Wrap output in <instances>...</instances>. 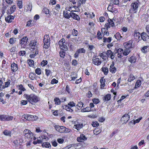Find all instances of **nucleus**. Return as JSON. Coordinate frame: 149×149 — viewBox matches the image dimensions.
Returning a JSON list of instances; mask_svg holds the SVG:
<instances>
[{"instance_id": "nucleus-42", "label": "nucleus", "mask_w": 149, "mask_h": 149, "mask_svg": "<svg viewBox=\"0 0 149 149\" xmlns=\"http://www.w3.org/2000/svg\"><path fill=\"white\" fill-rule=\"evenodd\" d=\"M149 47V46L148 45L144 46L141 48V52L144 53H146L148 52L147 48H148Z\"/></svg>"}, {"instance_id": "nucleus-10", "label": "nucleus", "mask_w": 149, "mask_h": 149, "mask_svg": "<svg viewBox=\"0 0 149 149\" xmlns=\"http://www.w3.org/2000/svg\"><path fill=\"white\" fill-rule=\"evenodd\" d=\"M23 117L27 120L34 121L36 120L38 118L36 116H33L30 115H24Z\"/></svg>"}, {"instance_id": "nucleus-9", "label": "nucleus", "mask_w": 149, "mask_h": 149, "mask_svg": "<svg viewBox=\"0 0 149 149\" xmlns=\"http://www.w3.org/2000/svg\"><path fill=\"white\" fill-rule=\"evenodd\" d=\"M23 141V140L21 137L17 138L13 142L14 145L16 148L20 147Z\"/></svg>"}, {"instance_id": "nucleus-39", "label": "nucleus", "mask_w": 149, "mask_h": 149, "mask_svg": "<svg viewBox=\"0 0 149 149\" xmlns=\"http://www.w3.org/2000/svg\"><path fill=\"white\" fill-rule=\"evenodd\" d=\"M27 62L30 67H33L34 66V61L31 59H28L27 61Z\"/></svg>"}, {"instance_id": "nucleus-12", "label": "nucleus", "mask_w": 149, "mask_h": 149, "mask_svg": "<svg viewBox=\"0 0 149 149\" xmlns=\"http://www.w3.org/2000/svg\"><path fill=\"white\" fill-rule=\"evenodd\" d=\"M92 60L93 63L97 66L100 65L102 62L101 60L96 56L93 57Z\"/></svg>"}, {"instance_id": "nucleus-28", "label": "nucleus", "mask_w": 149, "mask_h": 149, "mask_svg": "<svg viewBox=\"0 0 149 149\" xmlns=\"http://www.w3.org/2000/svg\"><path fill=\"white\" fill-rule=\"evenodd\" d=\"M137 60L136 57L134 56H132L130 57L128 59V61L131 63H135Z\"/></svg>"}, {"instance_id": "nucleus-25", "label": "nucleus", "mask_w": 149, "mask_h": 149, "mask_svg": "<svg viewBox=\"0 0 149 149\" xmlns=\"http://www.w3.org/2000/svg\"><path fill=\"white\" fill-rule=\"evenodd\" d=\"M16 10V6L15 5L12 6L10 10L7 11V13L8 14H11L13 13Z\"/></svg>"}, {"instance_id": "nucleus-56", "label": "nucleus", "mask_w": 149, "mask_h": 149, "mask_svg": "<svg viewBox=\"0 0 149 149\" xmlns=\"http://www.w3.org/2000/svg\"><path fill=\"white\" fill-rule=\"evenodd\" d=\"M97 38L99 40H101L102 39L101 33L99 31H98L97 32Z\"/></svg>"}, {"instance_id": "nucleus-36", "label": "nucleus", "mask_w": 149, "mask_h": 149, "mask_svg": "<svg viewBox=\"0 0 149 149\" xmlns=\"http://www.w3.org/2000/svg\"><path fill=\"white\" fill-rule=\"evenodd\" d=\"M135 77L132 73L130 74L128 76L127 81L131 82L132 81L135 79Z\"/></svg>"}, {"instance_id": "nucleus-19", "label": "nucleus", "mask_w": 149, "mask_h": 149, "mask_svg": "<svg viewBox=\"0 0 149 149\" xmlns=\"http://www.w3.org/2000/svg\"><path fill=\"white\" fill-rule=\"evenodd\" d=\"M67 9H65V10L63 11V16L66 19H69L71 17V12L69 13Z\"/></svg>"}, {"instance_id": "nucleus-61", "label": "nucleus", "mask_w": 149, "mask_h": 149, "mask_svg": "<svg viewBox=\"0 0 149 149\" xmlns=\"http://www.w3.org/2000/svg\"><path fill=\"white\" fill-rule=\"evenodd\" d=\"M118 131V129H114L112 133L111 134L110 136L111 137H112L115 134H117Z\"/></svg>"}, {"instance_id": "nucleus-60", "label": "nucleus", "mask_w": 149, "mask_h": 149, "mask_svg": "<svg viewBox=\"0 0 149 149\" xmlns=\"http://www.w3.org/2000/svg\"><path fill=\"white\" fill-rule=\"evenodd\" d=\"M49 12V10L46 8H44L42 11V12L46 14H48Z\"/></svg>"}, {"instance_id": "nucleus-18", "label": "nucleus", "mask_w": 149, "mask_h": 149, "mask_svg": "<svg viewBox=\"0 0 149 149\" xmlns=\"http://www.w3.org/2000/svg\"><path fill=\"white\" fill-rule=\"evenodd\" d=\"M106 54L107 56V57L110 58L112 59H114L115 57V54H114V53L111 50H108L106 52Z\"/></svg>"}, {"instance_id": "nucleus-15", "label": "nucleus", "mask_w": 149, "mask_h": 149, "mask_svg": "<svg viewBox=\"0 0 149 149\" xmlns=\"http://www.w3.org/2000/svg\"><path fill=\"white\" fill-rule=\"evenodd\" d=\"M130 116L127 113H125L123 116L120 120L123 123H126L130 119Z\"/></svg>"}, {"instance_id": "nucleus-37", "label": "nucleus", "mask_w": 149, "mask_h": 149, "mask_svg": "<svg viewBox=\"0 0 149 149\" xmlns=\"http://www.w3.org/2000/svg\"><path fill=\"white\" fill-rule=\"evenodd\" d=\"M107 21L108 22L106 23L105 24H109L110 28L111 27H111H114L115 26L114 23L112 19L109 18L108 19Z\"/></svg>"}, {"instance_id": "nucleus-20", "label": "nucleus", "mask_w": 149, "mask_h": 149, "mask_svg": "<svg viewBox=\"0 0 149 149\" xmlns=\"http://www.w3.org/2000/svg\"><path fill=\"white\" fill-rule=\"evenodd\" d=\"M14 17L11 15H9L5 18L6 22L8 23H10L14 20Z\"/></svg>"}, {"instance_id": "nucleus-41", "label": "nucleus", "mask_w": 149, "mask_h": 149, "mask_svg": "<svg viewBox=\"0 0 149 149\" xmlns=\"http://www.w3.org/2000/svg\"><path fill=\"white\" fill-rule=\"evenodd\" d=\"M84 104L81 102H78V104L76 105V107L78 109H81L83 107Z\"/></svg>"}, {"instance_id": "nucleus-35", "label": "nucleus", "mask_w": 149, "mask_h": 149, "mask_svg": "<svg viewBox=\"0 0 149 149\" xmlns=\"http://www.w3.org/2000/svg\"><path fill=\"white\" fill-rule=\"evenodd\" d=\"M36 74L33 72H30L29 77L31 80H34L36 77Z\"/></svg>"}, {"instance_id": "nucleus-14", "label": "nucleus", "mask_w": 149, "mask_h": 149, "mask_svg": "<svg viewBox=\"0 0 149 149\" xmlns=\"http://www.w3.org/2000/svg\"><path fill=\"white\" fill-rule=\"evenodd\" d=\"M149 39V36L145 32H143L141 33V40H143L144 41H148Z\"/></svg>"}, {"instance_id": "nucleus-13", "label": "nucleus", "mask_w": 149, "mask_h": 149, "mask_svg": "<svg viewBox=\"0 0 149 149\" xmlns=\"http://www.w3.org/2000/svg\"><path fill=\"white\" fill-rule=\"evenodd\" d=\"M85 52L86 50L84 48H80L77 49L76 51V52L74 54V57L75 58H77L79 56V55L80 53H85Z\"/></svg>"}, {"instance_id": "nucleus-30", "label": "nucleus", "mask_w": 149, "mask_h": 149, "mask_svg": "<svg viewBox=\"0 0 149 149\" xmlns=\"http://www.w3.org/2000/svg\"><path fill=\"white\" fill-rule=\"evenodd\" d=\"M60 47L61 50L65 51H66L68 50V47L66 43L65 42L64 43L59 45Z\"/></svg>"}, {"instance_id": "nucleus-24", "label": "nucleus", "mask_w": 149, "mask_h": 149, "mask_svg": "<svg viewBox=\"0 0 149 149\" xmlns=\"http://www.w3.org/2000/svg\"><path fill=\"white\" fill-rule=\"evenodd\" d=\"M61 127L60 133L69 132L70 131V129L68 128L62 126H61Z\"/></svg>"}, {"instance_id": "nucleus-5", "label": "nucleus", "mask_w": 149, "mask_h": 149, "mask_svg": "<svg viewBox=\"0 0 149 149\" xmlns=\"http://www.w3.org/2000/svg\"><path fill=\"white\" fill-rule=\"evenodd\" d=\"M137 2H134L131 4L130 8L129 10V13L131 14H134L136 13L138 8L139 7V3Z\"/></svg>"}, {"instance_id": "nucleus-6", "label": "nucleus", "mask_w": 149, "mask_h": 149, "mask_svg": "<svg viewBox=\"0 0 149 149\" xmlns=\"http://www.w3.org/2000/svg\"><path fill=\"white\" fill-rule=\"evenodd\" d=\"M37 139L36 141H34L33 142V144L34 145L38 143H42L43 142H45L48 139V137L45 135H42L40 136L39 138H37Z\"/></svg>"}, {"instance_id": "nucleus-44", "label": "nucleus", "mask_w": 149, "mask_h": 149, "mask_svg": "<svg viewBox=\"0 0 149 149\" xmlns=\"http://www.w3.org/2000/svg\"><path fill=\"white\" fill-rule=\"evenodd\" d=\"M55 104L56 105H58L61 104V101L58 97H56L54 99Z\"/></svg>"}, {"instance_id": "nucleus-64", "label": "nucleus", "mask_w": 149, "mask_h": 149, "mask_svg": "<svg viewBox=\"0 0 149 149\" xmlns=\"http://www.w3.org/2000/svg\"><path fill=\"white\" fill-rule=\"evenodd\" d=\"M86 0H80L79 3H78V6L80 7L81 4H83L85 3Z\"/></svg>"}, {"instance_id": "nucleus-27", "label": "nucleus", "mask_w": 149, "mask_h": 149, "mask_svg": "<svg viewBox=\"0 0 149 149\" xmlns=\"http://www.w3.org/2000/svg\"><path fill=\"white\" fill-rule=\"evenodd\" d=\"M99 56H100L104 60L106 61L108 59L107 56L106 54V52H103L102 53H100Z\"/></svg>"}, {"instance_id": "nucleus-29", "label": "nucleus", "mask_w": 149, "mask_h": 149, "mask_svg": "<svg viewBox=\"0 0 149 149\" xmlns=\"http://www.w3.org/2000/svg\"><path fill=\"white\" fill-rule=\"evenodd\" d=\"M134 36L136 39L141 40V34L139 32H137V31H135L134 32Z\"/></svg>"}, {"instance_id": "nucleus-40", "label": "nucleus", "mask_w": 149, "mask_h": 149, "mask_svg": "<svg viewBox=\"0 0 149 149\" xmlns=\"http://www.w3.org/2000/svg\"><path fill=\"white\" fill-rule=\"evenodd\" d=\"M103 42H104L109 43L112 40V38L110 37H109L108 38H107L104 37L103 38Z\"/></svg>"}, {"instance_id": "nucleus-4", "label": "nucleus", "mask_w": 149, "mask_h": 149, "mask_svg": "<svg viewBox=\"0 0 149 149\" xmlns=\"http://www.w3.org/2000/svg\"><path fill=\"white\" fill-rule=\"evenodd\" d=\"M23 134L25 139H27L29 141H35L36 139L33 133L28 129H25L23 131Z\"/></svg>"}, {"instance_id": "nucleus-46", "label": "nucleus", "mask_w": 149, "mask_h": 149, "mask_svg": "<svg viewBox=\"0 0 149 149\" xmlns=\"http://www.w3.org/2000/svg\"><path fill=\"white\" fill-rule=\"evenodd\" d=\"M17 6L19 9L23 7L22 2V1H17Z\"/></svg>"}, {"instance_id": "nucleus-2", "label": "nucleus", "mask_w": 149, "mask_h": 149, "mask_svg": "<svg viewBox=\"0 0 149 149\" xmlns=\"http://www.w3.org/2000/svg\"><path fill=\"white\" fill-rule=\"evenodd\" d=\"M39 43L35 39L32 40L29 44V50L35 54H38L39 53Z\"/></svg>"}, {"instance_id": "nucleus-59", "label": "nucleus", "mask_w": 149, "mask_h": 149, "mask_svg": "<svg viewBox=\"0 0 149 149\" xmlns=\"http://www.w3.org/2000/svg\"><path fill=\"white\" fill-rule=\"evenodd\" d=\"M33 24L32 20H29L27 22L26 24V26H33Z\"/></svg>"}, {"instance_id": "nucleus-54", "label": "nucleus", "mask_w": 149, "mask_h": 149, "mask_svg": "<svg viewBox=\"0 0 149 149\" xmlns=\"http://www.w3.org/2000/svg\"><path fill=\"white\" fill-rule=\"evenodd\" d=\"M65 51L62 50H61L60 51L59 54L60 57L61 58H64L65 56Z\"/></svg>"}, {"instance_id": "nucleus-38", "label": "nucleus", "mask_w": 149, "mask_h": 149, "mask_svg": "<svg viewBox=\"0 0 149 149\" xmlns=\"http://www.w3.org/2000/svg\"><path fill=\"white\" fill-rule=\"evenodd\" d=\"M63 109L66 110L67 111L72 112L73 111V110L68 105H64L63 106Z\"/></svg>"}, {"instance_id": "nucleus-32", "label": "nucleus", "mask_w": 149, "mask_h": 149, "mask_svg": "<svg viewBox=\"0 0 149 149\" xmlns=\"http://www.w3.org/2000/svg\"><path fill=\"white\" fill-rule=\"evenodd\" d=\"M83 125L82 123H78L77 124L74 125L73 126V128L77 130H79L83 127Z\"/></svg>"}, {"instance_id": "nucleus-22", "label": "nucleus", "mask_w": 149, "mask_h": 149, "mask_svg": "<svg viewBox=\"0 0 149 149\" xmlns=\"http://www.w3.org/2000/svg\"><path fill=\"white\" fill-rule=\"evenodd\" d=\"M17 65L14 62L11 64V71L13 72H15L18 69Z\"/></svg>"}, {"instance_id": "nucleus-31", "label": "nucleus", "mask_w": 149, "mask_h": 149, "mask_svg": "<svg viewBox=\"0 0 149 149\" xmlns=\"http://www.w3.org/2000/svg\"><path fill=\"white\" fill-rule=\"evenodd\" d=\"M111 98V95L110 94H107L103 98V100L104 102L108 101Z\"/></svg>"}, {"instance_id": "nucleus-55", "label": "nucleus", "mask_w": 149, "mask_h": 149, "mask_svg": "<svg viewBox=\"0 0 149 149\" xmlns=\"http://www.w3.org/2000/svg\"><path fill=\"white\" fill-rule=\"evenodd\" d=\"M7 81L5 82L4 86L5 88L8 87L10 85L11 81L9 79L7 80Z\"/></svg>"}, {"instance_id": "nucleus-62", "label": "nucleus", "mask_w": 149, "mask_h": 149, "mask_svg": "<svg viewBox=\"0 0 149 149\" xmlns=\"http://www.w3.org/2000/svg\"><path fill=\"white\" fill-rule=\"evenodd\" d=\"M6 121H10L12 120L13 119V117L12 116L7 115Z\"/></svg>"}, {"instance_id": "nucleus-1", "label": "nucleus", "mask_w": 149, "mask_h": 149, "mask_svg": "<svg viewBox=\"0 0 149 149\" xmlns=\"http://www.w3.org/2000/svg\"><path fill=\"white\" fill-rule=\"evenodd\" d=\"M28 102L31 104L36 103L40 100V98L38 96L33 93L28 94H24L23 96Z\"/></svg>"}, {"instance_id": "nucleus-16", "label": "nucleus", "mask_w": 149, "mask_h": 149, "mask_svg": "<svg viewBox=\"0 0 149 149\" xmlns=\"http://www.w3.org/2000/svg\"><path fill=\"white\" fill-rule=\"evenodd\" d=\"M110 72L112 74H114L116 73L117 69L114 66V63L112 62L109 68Z\"/></svg>"}, {"instance_id": "nucleus-50", "label": "nucleus", "mask_w": 149, "mask_h": 149, "mask_svg": "<svg viewBox=\"0 0 149 149\" xmlns=\"http://www.w3.org/2000/svg\"><path fill=\"white\" fill-rule=\"evenodd\" d=\"M6 115L0 114V120L6 121Z\"/></svg>"}, {"instance_id": "nucleus-53", "label": "nucleus", "mask_w": 149, "mask_h": 149, "mask_svg": "<svg viewBox=\"0 0 149 149\" xmlns=\"http://www.w3.org/2000/svg\"><path fill=\"white\" fill-rule=\"evenodd\" d=\"M68 105L71 108L75 107L76 104L73 101H70L68 103Z\"/></svg>"}, {"instance_id": "nucleus-8", "label": "nucleus", "mask_w": 149, "mask_h": 149, "mask_svg": "<svg viewBox=\"0 0 149 149\" xmlns=\"http://www.w3.org/2000/svg\"><path fill=\"white\" fill-rule=\"evenodd\" d=\"M28 38L27 36H24L19 40V43L21 47L25 48L27 44Z\"/></svg>"}, {"instance_id": "nucleus-17", "label": "nucleus", "mask_w": 149, "mask_h": 149, "mask_svg": "<svg viewBox=\"0 0 149 149\" xmlns=\"http://www.w3.org/2000/svg\"><path fill=\"white\" fill-rule=\"evenodd\" d=\"M87 138L83 134H81L79 136L77 137V140L79 142H81L87 140Z\"/></svg>"}, {"instance_id": "nucleus-63", "label": "nucleus", "mask_w": 149, "mask_h": 149, "mask_svg": "<svg viewBox=\"0 0 149 149\" xmlns=\"http://www.w3.org/2000/svg\"><path fill=\"white\" fill-rule=\"evenodd\" d=\"M92 101L93 103L95 104H97L99 103L100 101L99 99L95 98H93L92 100Z\"/></svg>"}, {"instance_id": "nucleus-43", "label": "nucleus", "mask_w": 149, "mask_h": 149, "mask_svg": "<svg viewBox=\"0 0 149 149\" xmlns=\"http://www.w3.org/2000/svg\"><path fill=\"white\" fill-rule=\"evenodd\" d=\"M42 147L49 148L51 147V145L49 143L45 142H43L42 145Z\"/></svg>"}, {"instance_id": "nucleus-51", "label": "nucleus", "mask_w": 149, "mask_h": 149, "mask_svg": "<svg viewBox=\"0 0 149 149\" xmlns=\"http://www.w3.org/2000/svg\"><path fill=\"white\" fill-rule=\"evenodd\" d=\"M91 109L89 107H87L81 109V111L82 112H88L90 111Z\"/></svg>"}, {"instance_id": "nucleus-49", "label": "nucleus", "mask_w": 149, "mask_h": 149, "mask_svg": "<svg viewBox=\"0 0 149 149\" xmlns=\"http://www.w3.org/2000/svg\"><path fill=\"white\" fill-rule=\"evenodd\" d=\"M71 34L73 36H77L78 35V31L74 29H73L72 31Z\"/></svg>"}, {"instance_id": "nucleus-26", "label": "nucleus", "mask_w": 149, "mask_h": 149, "mask_svg": "<svg viewBox=\"0 0 149 149\" xmlns=\"http://www.w3.org/2000/svg\"><path fill=\"white\" fill-rule=\"evenodd\" d=\"M110 28L109 24H105L104 28H103L101 29V32L102 34H104L107 31H108V29Z\"/></svg>"}, {"instance_id": "nucleus-45", "label": "nucleus", "mask_w": 149, "mask_h": 149, "mask_svg": "<svg viewBox=\"0 0 149 149\" xmlns=\"http://www.w3.org/2000/svg\"><path fill=\"white\" fill-rule=\"evenodd\" d=\"M141 84V81L140 80L138 79L137 81L135 84V85L134 87L135 88H137L139 87Z\"/></svg>"}, {"instance_id": "nucleus-48", "label": "nucleus", "mask_w": 149, "mask_h": 149, "mask_svg": "<svg viewBox=\"0 0 149 149\" xmlns=\"http://www.w3.org/2000/svg\"><path fill=\"white\" fill-rule=\"evenodd\" d=\"M17 87H19V89L20 90H22V91H24L26 90V89L23 87V85L22 84L18 85L17 86Z\"/></svg>"}, {"instance_id": "nucleus-11", "label": "nucleus", "mask_w": 149, "mask_h": 149, "mask_svg": "<svg viewBox=\"0 0 149 149\" xmlns=\"http://www.w3.org/2000/svg\"><path fill=\"white\" fill-rule=\"evenodd\" d=\"M114 52L115 54H118V57L119 58H122L123 55L126 56L124 54V51L123 49L122 48H119L118 49L116 48Z\"/></svg>"}, {"instance_id": "nucleus-23", "label": "nucleus", "mask_w": 149, "mask_h": 149, "mask_svg": "<svg viewBox=\"0 0 149 149\" xmlns=\"http://www.w3.org/2000/svg\"><path fill=\"white\" fill-rule=\"evenodd\" d=\"M71 17L74 19L77 20V21H79L80 18L79 16L73 12H71Z\"/></svg>"}, {"instance_id": "nucleus-21", "label": "nucleus", "mask_w": 149, "mask_h": 149, "mask_svg": "<svg viewBox=\"0 0 149 149\" xmlns=\"http://www.w3.org/2000/svg\"><path fill=\"white\" fill-rule=\"evenodd\" d=\"M100 88L101 89L104 88V87L105 86V79L104 78V77H102L100 80Z\"/></svg>"}, {"instance_id": "nucleus-33", "label": "nucleus", "mask_w": 149, "mask_h": 149, "mask_svg": "<svg viewBox=\"0 0 149 149\" xmlns=\"http://www.w3.org/2000/svg\"><path fill=\"white\" fill-rule=\"evenodd\" d=\"M114 37L118 40H120L122 39L123 37L119 32L116 33L114 36Z\"/></svg>"}, {"instance_id": "nucleus-57", "label": "nucleus", "mask_w": 149, "mask_h": 149, "mask_svg": "<svg viewBox=\"0 0 149 149\" xmlns=\"http://www.w3.org/2000/svg\"><path fill=\"white\" fill-rule=\"evenodd\" d=\"M36 74L38 75H40L41 74V69L39 68H37L35 70Z\"/></svg>"}, {"instance_id": "nucleus-3", "label": "nucleus", "mask_w": 149, "mask_h": 149, "mask_svg": "<svg viewBox=\"0 0 149 149\" xmlns=\"http://www.w3.org/2000/svg\"><path fill=\"white\" fill-rule=\"evenodd\" d=\"M125 47L124 53L125 55H128L131 52V50L134 48V45L133 44V40H130L123 43Z\"/></svg>"}, {"instance_id": "nucleus-52", "label": "nucleus", "mask_w": 149, "mask_h": 149, "mask_svg": "<svg viewBox=\"0 0 149 149\" xmlns=\"http://www.w3.org/2000/svg\"><path fill=\"white\" fill-rule=\"evenodd\" d=\"M54 9L56 10V12H59V10L61 9V6L59 4H56L55 6Z\"/></svg>"}, {"instance_id": "nucleus-7", "label": "nucleus", "mask_w": 149, "mask_h": 149, "mask_svg": "<svg viewBox=\"0 0 149 149\" xmlns=\"http://www.w3.org/2000/svg\"><path fill=\"white\" fill-rule=\"evenodd\" d=\"M50 38L48 35H45L44 36L43 39L44 44L43 47L45 49H47L50 46Z\"/></svg>"}, {"instance_id": "nucleus-47", "label": "nucleus", "mask_w": 149, "mask_h": 149, "mask_svg": "<svg viewBox=\"0 0 149 149\" xmlns=\"http://www.w3.org/2000/svg\"><path fill=\"white\" fill-rule=\"evenodd\" d=\"M45 74L47 77L49 76V75L52 74V71L49 70L47 69H45Z\"/></svg>"}, {"instance_id": "nucleus-34", "label": "nucleus", "mask_w": 149, "mask_h": 149, "mask_svg": "<svg viewBox=\"0 0 149 149\" xmlns=\"http://www.w3.org/2000/svg\"><path fill=\"white\" fill-rule=\"evenodd\" d=\"M101 70L105 75H106L108 74L109 70L107 67H103L101 68Z\"/></svg>"}, {"instance_id": "nucleus-58", "label": "nucleus", "mask_w": 149, "mask_h": 149, "mask_svg": "<svg viewBox=\"0 0 149 149\" xmlns=\"http://www.w3.org/2000/svg\"><path fill=\"white\" fill-rule=\"evenodd\" d=\"M48 63V62L47 60H43L40 63V65L42 67H44Z\"/></svg>"}]
</instances>
